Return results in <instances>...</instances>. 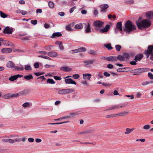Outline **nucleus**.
<instances>
[{
	"label": "nucleus",
	"instance_id": "obj_60",
	"mask_svg": "<svg viewBox=\"0 0 153 153\" xmlns=\"http://www.w3.org/2000/svg\"><path fill=\"white\" fill-rule=\"evenodd\" d=\"M102 85L104 86H106V87H108L111 86V84H107L105 82H103L102 83Z\"/></svg>",
	"mask_w": 153,
	"mask_h": 153
},
{
	"label": "nucleus",
	"instance_id": "obj_61",
	"mask_svg": "<svg viewBox=\"0 0 153 153\" xmlns=\"http://www.w3.org/2000/svg\"><path fill=\"white\" fill-rule=\"evenodd\" d=\"M76 8V6H74L73 7H72L70 9V13H72L73 11H74V10Z\"/></svg>",
	"mask_w": 153,
	"mask_h": 153
},
{
	"label": "nucleus",
	"instance_id": "obj_19",
	"mask_svg": "<svg viewBox=\"0 0 153 153\" xmlns=\"http://www.w3.org/2000/svg\"><path fill=\"white\" fill-rule=\"evenodd\" d=\"M83 25L82 23H79L75 25L74 26V28L76 30H80L83 28Z\"/></svg>",
	"mask_w": 153,
	"mask_h": 153
},
{
	"label": "nucleus",
	"instance_id": "obj_47",
	"mask_svg": "<svg viewBox=\"0 0 153 153\" xmlns=\"http://www.w3.org/2000/svg\"><path fill=\"white\" fill-rule=\"evenodd\" d=\"M38 56L39 57L43 58L48 60H50L51 59V58L46 56L40 55Z\"/></svg>",
	"mask_w": 153,
	"mask_h": 153
},
{
	"label": "nucleus",
	"instance_id": "obj_36",
	"mask_svg": "<svg viewBox=\"0 0 153 153\" xmlns=\"http://www.w3.org/2000/svg\"><path fill=\"white\" fill-rule=\"evenodd\" d=\"M0 15L1 18H5L7 17L8 15L4 13L2 11H0Z\"/></svg>",
	"mask_w": 153,
	"mask_h": 153
},
{
	"label": "nucleus",
	"instance_id": "obj_39",
	"mask_svg": "<svg viewBox=\"0 0 153 153\" xmlns=\"http://www.w3.org/2000/svg\"><path fill=\"white\" fill-rule=\"evenodd\" d=\"M48 6L50 8H52L54 7V4L53 2L49 1L48 2Z\"/></svg>",
	"mask_w": 153,
	"mask_h": 153
},
{
	"label": "nucleus",
	"instance_id": "obj_38",
	"mask_svg": "<svg viewBox=\"0 0 153 153\" xmlns=\"http://www.w3.org/2000/svg\"><path fill=\"white\" fill-rule=\"evenodd\" d=\"M88 53L90 54L93 55H95L97 54V52L94 51L92 50H90L88 51Z\"/></svg>",
	"mask_w": 153,
	"mask_h": 153
},
{
	"label": "nucleus",
	"instance_id": "obj_13",
	"mask_svg": "<svg viewBox=\"0 0 153 153\" xmlns=\"http://www.w3.org/2000/svg\"><path fill=\"white\" fill-rule=\"evenodd\" d=\"M60 69L61 71H64L65 72H69L71 71V68L68 67H61L60 68Z\"/></svg>",
	"mask_w": 153,
	"mask_h": 153
},
{
	"label": "nucleus",
	"instance_id": "obj_48",
	"mask_svg": "<svg viewBox=\"0 0 153 153\" xmlns=\"http://www.w3.org/2000/svg\"><path fill=\"white\" fill-rule=\"evenodd\" d=\"M51 47H53L52 45L46 46L45 47V49L47 50L51 51Z\"/></svg>",
	"mask_w": 153,
	"mask_h": 153
},
{
	"label": "nucleus",
	"instance_id": "obj_54",
	"mask_svg": "<svg viewBox=\"0 0 153 153\" xmlns=\"http://www.w3.org/2000/svg\"><path fill=\"white\" fill-rule=\"evenodd\" d=\"M0 41H1L2 42V44L4 45H5L4 44H7V41L6 40H4L2 38H0Z\"/></svg>",
	"mask_w": 153,
	"mask_h": 153
},
{
	"label": "nucleus",
	"instance_id": "obj_45",
	"mask_svg": "<svg viewBox=\"0 0 153 153\" xmlns=\"http://www.w3.org/2000/svg\"><path fill=\"white\" fill-rule=\"evenodd\" d=\"M116 50L118 51H119L121 48V46L119 45H117L115 46Z\"/></svg>",
	"mask_w": 153,
	"mask_h": 153
},
{
	"label": "nucleus",
	"instance_id": "obj_31",
	"mask_svg": "<svg viewBox=\"0 0 153 153\" xmlns=\"http://www.w3.org/2000/svg\"><path fill=\"white\" fill-rule=\"evenodd\" d=\"M66 94L72 93L75 90L72 88H68L65 89Z\"/></svg>",
	"mask_w": 153,
	"mask_h": 153
},
{
	"label": "nucleus",
	"instance_id": "obj_29",
	"mask_svg": "<svg viewBox=\"0 0 153 153\" xmlns=\"http://www.w3.org/2000/svg\"><path fill=\"white\" fill-rule=\"evenodd\" d=\"M119 108V105H115L113 106L109 107L107 109V110H111L117 109Z\"/></svg>",
	"mask_w": 153,
	"mask_h": 153
},
{
	"label": "nucleus",
	"instance_id": "obj_51",
	"mask_svg": "<svg viewBox=\"0 0 153 153\" xmlns=\"http://www.w3.org/2000/svg\"><path fill=\"white\" fill-rule=\"evenodd\" d=\"M79 76L78 74H75L73 75L72 77L74 79H77L79 78Z\"/></svg>",
	"mask_w": 153,
	"mask_h": 153
},
{
	"label": "nucleus",
	"instance_id": "obj_11",
	"mask_svg": "<svg viewBox=\"0 0 153 153\" xmlns=\"http://www.w3.org/2000/svg\"><path fill=\"white\" fill-rule=\"evenodd\" d=\"M74 22H73L70 24L67 25L65 27L66 30L68 31H72L73 30L72 29V27L74 26Z\"/></svg>",
	"mask_w": 153,
	"mask_h": 153
},
{
	"label": "nucleus",
	"instance_id": "obj_33",
	"mask_svg": "<svg viewBox=\"0 0 153 153\" xmlns=\"http://www.w3.org/2000/svg\"><path fill=\"white\" fill-rule=\"evenodd\" d=\"M24 77L25 79L27 80H29L33 78V77L31 74H30L28 75L25 76Z\"/></svg>",
	"mask_w": 153,
	"mask_h": 153
},
{
	"label": "nucleus",
	"instance_id": "obj_21",
	"mask_svg": "<svg viewBox=\"0 0 153 153\" xmlns=\"http://www.w3.org/2000/svg\"><path fill=\"white\" fill-rule=\"evenodd\" d=\"M91 75L90 74H83V78L84 79H87L90 80L91 78Z\"/></svg>",
	"mask_w": 153,
	"mask_h": 153
},
{
	"label": "nucleus",
	"instance_id": "obj_1",
	"mask_svg": "<svg viewBox=\"0 0 153 153\" xmlns=\"http://www.w3.org/2000/svg\"><path fill=\"white\" fill-rule=\"evenodd\" d=\"M103 22L97 20L94 22V25L96 30H99V32L100 33H104L108 32L110 28V26L109 25H107L104 28L100 29L102 27Z\"/></svg>",
	"mask_w": 153,
	"mask_h": 153
},
{
	"label": "nucleus",
	"instance_id": "obj_30",
	"mask_svg": "<svg viewBox=\"0 0 153 153\" xmlns=\"http://www.w3.org/2000/svg\"><path fill=\"white\" fill-rule=\"evenodd\" d=\"M116 28L121 31H122V23L121 22H118L116 25Z\"/></svg>",
	"mask_w": 153,
	"mask_h": 153
},
{
	"label": "nucleus",
	"instance_id": "obj_56",
	"mask_svg": "<svg viewBox=\"0 0 153 153\" xmlns=\"http://www.w3.org/2000/svg\"><path fill=\"white\" fill-rule=\"evenodd\" d=\"M34 67L36 68H38L39 67V65L38 62H36L34 64Z\"/></svg>",
	"mask_w": 153,
	"mask_h": 153
},
{
	"label": "nucleus",
	"instance_id": "obj_32",
	"mask_svg": "<svg viewBox=\"0 0 153 153\" xmlns=\"http://www.w3.org/2000/svg\"><path fill=\"white\" fill-rule=\"evenodd\" d=\"M126 68H120L117 69V71L118 72H125L127 71L126 70Z\"/></svg>",
	"mask_w": 153,
	"mask_h": 153
},
{
	"label": "nucleus",
	"instance_id": "obj_49",
	"mask_svg": "<svg viewBox=\"0 0 153 153\" xmlns=\"http://www.w3.org/2000/svg\"><path fill=\"white\" fill-rule=\"evenodd\" d=\"M130 128H127L126 129V131L125 132V134H130L131 132Z\"/></svg>",
	"mask_w": 153,
	"mask_h": 153
},
{
	"label": "nucleus",
	"instance_id": "obj_25",
	"mask_svg": "<svg viewBox=\"0 0 153 153\" xmlns=\"http://www.w3.org/2000/svg\"><path fill=\"white\" fill-rule=\"evenodd\" d=\"M62 35L60 32H56L54 33L51 36L52 38H55L56 37H59Z\"/></svg>",
	"mask_w": 153,
	"mask_h": 153
},
{
	"label": "nucleus",
	"instance_id": "obj_64",
	"mask_svg": "<svg viewBox=\"0 0 153 153\" xmlns=\"http://www.w3.org/2000/svg\"><path fill=\"white\" fill-rule=\"evenodd\" d=\"M28 140L30 142H33L34 141V139L30 137L28 138Z\"/></svg>",
	"mask_w": 153,
	"mask_h": 153
},
{
	"label": "nucleus",
	"instance_id": "obj_46",
	"mask_svg": "<svg viewBox=\"0 0 153 153\" xmlns=\"http://www.w3.org/2000/svg\"><path fill=\"white\" fill-rule=\"evenodd\" d=\"M150 128V126L149 125H145L143 127V128L144 129L147 130L149 129Z\"/></svg>",
	"mask_w": 153,
	"mask_h": 153
},
{
	"label": "nucleus",
	"instance_id": "obj_37",
	"mask_svg": "<svg viewBox=\"0 0 153 153\" xmlns=\"http://www.w3.org/2000/svg\"><path fill=\"white\" fill-rule=\"evenodd\" d=\"M105 47L108 48V50H111L113 49V48L111 46V44L109 43L104 45Z\"/></svg>",
	"mask_w": 153,
	"mask_h": 153
},
{
	"label": "nucleus",
	"instance_id": "obj_35",
	"mask_svg": "<svg viewBox=\"0 0 153 153\" xmlns=\"http://www.w3.org/2000/svg\"><path fill=\"white\" fill-rule=\"evenodd\" d=\"M123 55L124 58V61L128 60L129 57V55L128 54L125 53H124Z\"/></svg>",
	"mask_w": 153,
	"mask_h": 153
},
{
	"label": "nucleus",
	"instance_id": "obj_43",
	"mask_svg": "<svg viewBox=\"0 0 153 153\" xmlns=\"http://www.w3.org/2000/svg\"><path fill=\"white\" fill-rule=\"evenodd\" d=\"M117 115L116 114H112L111 115H108L106 116L105 117L106 118H109L110 117H116Z\"/></svg>",
	"mask_w": 153,
	"mask_h": 153
},
{
	"label": "nucleus",
	"instance_id": "obj_12",
	"mask_svg": "<svg viewBox=\"0 0 153 153\" xmlns=\"http://www.w3.org/2000/svg\"><path fill=\"white\" fill-rule=\"evenodd\" d=\"M47 54L49 56L51 57H55L58 56L57 53L54 51L49 52Z\"/></svg>",
	"mask_w": 153,
	"mask_h": 153
},
{
	"label": "nucleus",
	"instance_id": "obj_50",
	"mask_svg": "<svg viewBox=\"0 0 153 153\" xmlns=\"http://www.w3.org/2000/svg\"><path fill=\"white\" fill-rule=\"evenodd\" d=\"M19 95V94H11V97H18Z\"/></svg>",
	"mask_w": 153,
	"mask_h": 153
},
{
	"label": "nucleus",
	"instance_id": "obj_16",
	"mask_svg": "<svg viewBox=\"0 0 153 153\" xmlns=\"http://www.w3.org/2000/svg\"><path fill=\"white\" fill-rule=\"evenodd\" d=\"M15 66V64L12 61H9L8 62L6 66L8 68H12L13 69Z\"/></svg>",
	"mask_w": 153,
	"mask_h": 153
},
{
	"label": "nucleus",
	"instance_id": "obj_10",
	"mask_svg": "<svg viewBox=\"0 0 153 153\" xmlns=\"http://www.w3.org/2000/svg\"><path fill=\"white\" fill-rule=\"evenodd\" d=\"M65 82L67 84H73L76 85V83L71 78H68L65 79Z\"/></svg>",
	"mask_w": 153,
	"mask_h": 153
},
{
	"label": "nucleus",
	"instance_id": "obj_58",
	"mask_svg": "<svg viewBox=\"0 0 153 153\" xmlns=\"http://www.w3.org/2000/svg\"><path fill=\"white\" fill-rule=\"evenodd\" d=\"M82 84L86 85L87 86H89L88 84L86 81H82Z\"/></svg>",
	"mask_w": 153,
	"mask_h": 153
},
{
	"label": "nucleus",
	"instance_id": "obj_22",
	"mask_svg": "<svg viewBox=\"0 0 153 153\" xmlns=\"http://www.w3.org/2000/svg\"><path fill=\"white\" fill-rule=\"evenodd\" d=\"M146 16L147 18L150 19H153V11L149 12L146 13Z\"/></svg>",
	"mask_w": 153,
	"mask_h": 153
},
{
	"label": "nucleus",
	"instance_id": "obj_26",
	"mask_svg": "<svg viewBox=\"0 0 153 153\" xmlns=\"http://www.w3.org/2000/svg\"><path fill=\"white\" fill-rule=\"evenodd\" d=\"M25 69L27 71H29L32 70V68L30 65L27 64L25 65Z\"/></svg>",
	"mask_w": 153,
	"mask_h": 153
},
{
	"label": "nucleus",
	"instance_id": "obj_18",
	"mask_svg": "<svg viewBox=\"0 0 153 153\" xmlns=\"http://www.w3.org/2000/svg\"><path fill=\"white\" fill-rule=\"evenodd\" d=\"M117 60V57L115 56H111L108 57L107 61H108L113 62Z\"/></svg>",
	"mask_w": 153,
	"mask_h": 153
},
{
	"label": "nucleus",
	"instance_id": "obj_59",
	"mask_svg": "<svg viewBox=\"0 0 153 153\" xmlns=\"http://www.w3.org/2000/svg\"><path fill=\"white\" fill-rule=\"evenodd\" d=\"M30 36H27L21 39L22 40H29L30 39Z\"/></svg>",
	"mask_w": 153,
	"mask_h": 153
},
{
	"label": "nucleus",
	"instance_id": "obj_9",
	"mask_svg": "<svg viewBox=\"0 0 153 153\" xmlns=\"http://www.w3.org/2000/svg\"><path fill=\"white\" fill-rule=\"evenodd\" d=\"M23 77V76L19 74H18L16 75H15L14 76H12L10 77L9 80L10 81H13L15 80L18 77Z\"/></svg>",
	"mask_w": 153,
	"mask_h": 153
},
{
	"label": "nucleus",
	"instance_id": "obj_63",
	"mask_svg": "<svg viewBox=\"0 0 153 153\" xmlns=\"http://www.w3.org/2000/svg\"><path fill=\"white\" fill-rule=\"evenodd\" d=\"M103 74L105 76L107 77H109L110 75V74H109L108 73L106 72H104L103 73Z\"/></svg>",
	"mask_w": 153,
	"mask_h": 153
},
{
	"label": "nucleus",
	"instance_id": "obj_55",
	"mask_svg": "<svg viewBox=\"0 0 153 153\" xmlns=\"http://www.w3.org/2000/svg\"><path fill=\"white\" fill-rule=\"evenodd\" d=\"M27 90H24L21 92L19 94L21 95H24L27 94Z\"/></svg>",
	"mask_w": 153,
	"mask_h": 153
},
{
	"label": "nucleus",
	"instance_id": "obj_20",
	"mask_svg": "<svg viewBox=\"0 0 153 153\" xmlns=\"http://www.w3.org/2000/svg\"><path fill=\"white\" fill-rule=\"evenodd\" d=\"M85 25L86 27V29H85V32L86 33H90L91 32L90 25L89 23H88L87 26L85 24H84Z\"/></svg>",
	"mask_w": 153,
	"mask_h": 153
},
{
	"label": "nucleus",
	"instance_id": "obj_44",
	"mask_svg": "<svg viewBox=\"0 0 153 153\" xmlns=\"http://www.w3.org/2000/svg\"><path fill=\"white\" fill-rule=\"evenodd\" d=\"M79 52H84L86 51V49L84 47H81L78 48Z\"/></svg>",
	"mask_w": 153,
	"mask_h": 153
},
{
	"label": "nucleus",
	"instance_id": "obj_15",
	"mask_svg": "<svg viewBox=\"0 0 153 153\" xmlns=\"http://www.w3.org/2000/svg\"><path fill=\"white\" fill-rule=\"evenodd\" d=\"M24 69V68L23 67V65H20V67L16 66L15 65L13 70L15 71H19L23 70Z\"/></svg>",
	"mask_w": 153,
	"mask_h": 153
},
{
	"label": "nucleus",
	"instance_id": "obj_24",
	"mask_svg": "<svg viewBox=\"0 0 153 153\" xmlns=\"http://www.w3.org/2000/svg\"><path fill=\"white\" fill-rule=\"evenodd\" d=\"M128 113V112L127 111H124L121 112L120 113L116 114L117 117H123L125 115H127Z\"/></svg>",
	"mask_w": 153,
	"mask_h": 153
},
{
	"label": "nucleus",
	"instance_id": "obj_6",
	"mask_svg": "<svg viewBox=\"0 0 153 153\" xmlns=\"http://www.w3.org/2000/svg\"><path fill=\"white\" fill-rule=\"evenodd\" d=\"M109 7V6L107 4H102L100 6L101 9V11L102 12H105L106 9Z\"/></svg>",
	"mask_w": 153,
	"mask_h": 153
},
{
	"label": "nucleus",
	"instance_id": "obj_14",
	"mask_svg": "<svg viewBox=\"0 0 153 153\" xmlns=\"http://www.w3.org/2000/svg\"><path fill=\"white\" fill-rule=\"evenodd\" d=\"M12 51V49L11 48H4L1 50V51L4 53H9Z\"/></svg>",
	"mask_w": 153,
	"mask_h": 153
},
{
	"label": "nucleus",
	"instance_id": "obj_28",
	"mask_svg": "<svg viewBox=\"0 0 153 153\" xmlns=\"http://www.w3.org/2000/svg\"><path fill=\"white\" fill-rule=\"evenodd\" d=\"M16 13H20L22 14V15H25L27 14V12L25 10H16Z\"/></svg>",
	"mask_w": 153,
	"mask_h": 153
},
{
	"label": "nucleus",
	"instance_id": "obj_5",
	"mask_svg": "<svg viewBox=\"0 0 153 153\" xmlns=\"http://www.w3.org/2000/svg\"><path fill=\"white\" fill-rule=\"evenodd\" d=\"M21 139H12L10 138L9 139H2V141L4 143H8L10 144H13L15 142H19L20 141Z\"/></svg>",
	"mask_w": 153,
	"mask_h": 153
},
{
	"label": "nucleus",
	"instance_id": "obj_2",
	"mask_svg": "<svg viewBox=\"0 0 153 153\" xmlns=\"http://www.w3.org/2000/svg\"><path fill=\"white\" fill-rule=\"evenodd\" d=\"M136 29V27L130 21H127L125 24V27L123 28V30L126 33H130L131 31L134 30Z\"/></svg>",
	"mask_w": 153,
	"mask_h": 153
},
{
	"label": "nucleus",
	"instance_id": "obj_52",
	"mask_svg": "<svg viewBox=\"0 0 153 153\" xmlns=\"http://www.w3.org/2000/svg\"><path fill=\"white\" fill-rule=\"evenodd\" d=\"M37 21L36 20H32L31 21H30L31 23L33 25H36L37 23Z\"/></svg>",
	"mask_w": 153,
	"mask_h": 153
},
{
	"label": "nucleus",
	"instance_id": "obj_34",
	"mask_svg": "<svg viewBox=\"0 0 153 153\" xmlns=\"http://www.w3.org/2000/svg\"><path fill=\"white\" fill-rule=\"evenodd\" d=\"M117 60H118L121 61H124L123 55H119L117 57Z\"/></svg>",
	"mask_w": 153,
	"mask_h": 153
},
{
	"label": "nucleus",
	"instance_id": "obj_57",
	"mask_svg": "<svg viewBox=\"0 0 153 153\" xmlns=\"http://www.w3.org/2000/svg\"><path fill=\"white\" fill-rule=\"evenodd\" d=\"M151 83V82H149L148 81H146V82H144L142 83V84L143 85H148L149 84Z\"/></svg>",
	"mask_w": 153,
	"mask_h": 153
},
{
	"label": "nucleus",
	"instance_id": "obj_40",
	"mask_svg": "<svg viewBox=\"0 0 153 153\" xmlns=\"http://www.w3.org/2000/svg\"><path fill=\"white\" fill-rule=\"evenodd\" d=\"M4 97L5 99H8L10 98L11 97V94H7L4 95Z\"/></svg>",
	"mask_w": 153,
	"mask_h": 153
},
{
	"label": "nucleus",
	"instance_id": "obj_8",
	"mask_svg": "<svg viewBox=\"0 0 153 153\" xmlns=\"http://www.w3.org/2000/svg\"><path fill=\"white\" fill-rule=\"evenodd\" d=\"M13 32V29L11 28H10L9 27H6L3 31L4 33L10 34H12Z\"/></svg>",
	"mask_w": 153,
	"mask_h": 153
},
{
	"label": "nucleus",
	"instance_id": "obj_27",
	"mask_svg": "<svg viewBox=\"0 0 153 153\" xmlns=\"http://www.w3.org/2000/svg\"><path fill=\"white\" fill-rule=\"evenodd\" d=\"M32 105V104L30 102H26L24 103L22 105V106L24 108H29Z\"/></svg>",
	"mask_w": 153,
	"mask_h": 153
},
{
	"label": "nucleus",
	"instance_id": "obj_53",
	"mask_svg": "<svg viewBox=\"0 0 153 153\" xmlns=\"http://www.w3.org/2000/svg\"><path fill=\"white\" fill-rule=\"evenodd\" d=\"M148 76L150 79H153V74H152V73L150 72L149 73H148Z\"/></svg>",
	"mask_w": 153,
	"mask_h": 153
},
{
	"label": "nucleus",
	"instance_id": "obj_42",
	"mask_svg": "<svg viewBox=\"0 0 153 153\" xmlns=\"http://www.w3.org/2000/svg\"><path fill=\"white\" fill-rule=\"evenodd\" d=\"M47 82L48 83L51 84H54L55 83L53 79H48L47 80Z\"/></svg>",
	"mask_w": 153,
	"mask_h": 153
},
{
	"label": "nucleus",
	"instance_id": "obj_7",
	"mask_svg": "<svg viewBox=\"0 0 153 153\" xmlns=\"http://www.w3.org/2000/svg\"><path fill=\"white\" fill-rule=\"evenodd\" d=\"M94 61V59L88 60L84 61L83 62L85 64V66L87 67L88 65L93 64Z\"/></svg>",
	"mask_w": 153,
	"mask_h": 153
},
{
	"label": "nucleus",
	"instance_id": "obj_62",
	"mask_svg": "<svg viewBox=\"0 0 153 153\" xmlns=\"http://www.w3.org/2000/svg\"><path fill=\"white\" fill-rule=\"evenodd\" d=\"M127 3H128L129 4H134V0H130L128 1L127 2Z\"/></svg>",
	"mask_w": 153,
	"mask_h": 153
},
{
	"label": "nucleus",
	"instance_id": "obj_23",
	"mask_svg": "<svg viewBox=\"0 0 153 153\" xmlns=\"http://www.w3.org/2000/svg\"><path fill=\"white\" fill-rule=\"evenodd\" d=\"M94 132L93 130L89 129L83 131H82L79 133V134H88Z\"/></svg>",
	"mask_w": 153,
	"mask_h": 153
},
{
	"label": "nucleus",
	"instance_id": "obj_3",
	"mask_svg": "<svg viewBox=\"0 0 153 153\" xmlns=\"http://www.w3.org/2000/svg\"><path fill=\"white\" fill-rule=\"evenodd\" d=\"M136 24L139 29H141L142 27L146 28L150 26L151 21L149 19H144L141 21L140 22H137Z\"/></svg>",
	"mask_w": 153,
	"mask_h": 153
},
{
	"label": "nucleus",
	"instance_id": "obj_4",
	"mask_svg": "<svg viewBox=\"0 0 153 153\" xmlns=\"http://www.w3.org/2000/svg\"><path fill=\"white\" fill-rule=\"evenodd\" d=\"M150 70L148 68H142L136 69L132 71L131 73L133 74L134 75H139L144 72H147Z\"/></svg>",
	"mask_w": 153,
	"mask_h": 153
},
{
	"label": "nucleus",
	"instance_id": "obj_41",
	"mask_svg": "<svg viewBox=\"0 0 153 153\" xmlns=\"http://www.w3.org/2000/svg\"><path fill=\"white\" fill-rule=\"evenodd\" d=\"M58 93L62 95L66 94L65 89H63L59 91H58Z\"/></svg>",
	"mask_w": 153,
	"mask_h": 153
},
{
	"label": "nucleus",
	"instance_id": "obj_17",
	"mask_svg": "<svg viewBox=\"0 0 153 153\" xmlns=\"http://www.w3.org/2000/svg\"><path fill=\"white\" fill-rule=\"evenodd\" d=\"M143 57V55L142 54H137L135 56L134 60L137 62V61L140 60Z\"/></svg>",
	"mask_w": 153,
	"mask_h": 153
}]
</instances>
